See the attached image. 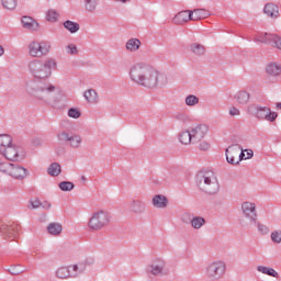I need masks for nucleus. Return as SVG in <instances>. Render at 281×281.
Here are the masks:
<instances>
[{"label": "nucleus", "instance_id": "nucleus-43", "mask_svg": "<svg viewBox=\"0 0 281 281\" xmlns=\"http://www.w3.org/2000/svg\"><path fill=\"white\" fill-rule=\"evenodd\" d=\"M255 225H257V229H258L259 233L262 234V236H267V234H269V227H267V225L261 224L260 222H258V220L256 221Z\"/></svg>", "mask_w": 281, "mask_h": 281}, {"label": "nucleus", "instance_id": "nucleus-26", "mask_svg": "<svg viewBox=\"0 0 281 281\" xmlns=\"http://www.w3.org/2000/svg\"><path fill=\"white\" fill-rule=\"evenodd\" d=\"M139 47H142V41H139L138 38H130L125 44V49L132 53L137 52Z\"/></svg>", "mask_w": 281, "mask_h": 281}, {"label": "nucleus", "instance_id": "nucleus-3", "mask_svg": "<svg viewBox=\"0 0 281 281\" xmlns=\"http://www.w3.org/2000/svg\"><path fill=\"white\" fill-rule=\"evenodd\" d=\"M195 183L200 190H203L206 194H216L218 193V190H221V184H218V179L214 171L198 172L195 176Z\"/></svg>", "mask_w": 281, "mask_h": 281}, {"label": "nucleus", "instance_id": "nucleus-58", "mask_svg": "<svg viewBox=\"0 0 281 281\" xmlns=\"http://www.w3.org/2000/svg\"><path fill=\"white\" fill-rule=\"evenodd\" d=\"M2 164H3V161H2V159L0 158V166H2Z\"/></svg>", "mask_w": 281, "mask_h": 281}, {"label": "nucleus", "instance_id": "nucleus-6", "mask_svg": "<svg viewBox=\"0 0 281 281\" xmlns=\"http://www.w3.org/2000/svg\"><path fill=\"white\" fill-rule=\"evenodd\" d=\"M248 111L251 115L256 116L257 120H266V122H273L274 120H278L277 112H272L268 106L250 104L248 106Z\"/></svg>", "mask_w": 281, "mask_h": 281}, {"label": "nucleus", "instance_id": "nucleus-9", "mask_svg": "<svg viewBox=\"0 0 281 281\" xmlns=\"http://www.w3.org/2000/svg\"><path fill=\"white\" fill-rule=\"evenodd\" d=\"M0 232L3 238H9V240H14L21 232V226L14 222L9 224H1Z\"/></svg>", "mask_w": 281, "mask_h": 281}, {"label": "nucleus", "instance_id": "nucleus-34", "mask_svg": "<svg viewBox=\"0 0 281 281\" xmlns=\"http://www.w3.org/2000/svg\"><path fill=\"white\" fill-rule=\"evenodd\" d=\"M64 27H65V30H68V32H70V34H76V32H78L80 30V24H78L77 22H74L71 20H67L64 22Z\"/></svg>", "mask_w": 281, "mask_h": 281}, {"label": "nucleus", "instance_id": "nucleus-38", "mask_svg": "<svg viewBox=\"0 0 281 281\" xmlns=\"http://www.w3.org/2000/svg\"><path fill=\"white\" fill-rule=\"evenodd\" d=\"M85 10L93 12L98 8V0H83Z\"/></svg>", "mask_w": 281, "mask_h": 281}, {"label": "nucleus", "instance_id": "nucleus-24", "mask_svg": "<svg viewBox=\"0 0 281 281\" xmlns=\"http://www.w3.org/2000/svg\"><path fill=\"white\" fill-rule=\"evenodd\" d=\"M130 210L134 214H142L146 210V204L139 200H134L130 204Z\"/></svg>", "mask_w": 281, "mask_h": 281}, {"label": "nucleus", "instance_id": "nucleus-31", "mask_svg": "<svg viewBox=\"0 0 281 281\" xmlns=\"http://www.w3.org/2000/svg\"><path fill=\"white\" fill-rule=\"evenodd\" d=\"M257 271H259V273H263L265 276H270V278L279 277L278 271L271 267L258 266Z\"/></svg>", "mask_w": 281, "mask_h": 281}, {"label": "nucleus", "instance_id": "nucleus-8", "mask_svg": "<svg viewBox=\"0 0 281 281\" xmlns=\"http://www.w3.org/2000/svg\"><path fill=\"white\" fill-rule=\"evenodd\" d=\"M227 266L223 261H213L205 267V276L209 280H221L225 276Z\"/></svg>", "mask_w": 281, "mask_h": 281}, {"label": "nucleus", "instance_id": "nucleus-46", "mask_svg": "<svg viewBox=\"0 0 281 281\" xmlns=\"http://www.w3.org/2000/svg\"><path fill=\"white\" fill-rule=\"evenodd\" d=\"M81 113L78 109L76 108H70L68 110V117H72L74 120H78L80 117Z\"/></svg>", "mask_w": 281, "mask_h": 281}, {"label": "nucleus", "instance_id": "nucleus-15", "mask_svg": "<svg viewBox=\"0 0 281 281\" xmlns=\"http://www.w3.org/2000/svg\"><path fill=\"white\" fill-rule=\"evenodd\" d=\"M9 177H12L13 179H18V181H23V179L27 177V169L20 165L13 164L11 166V171L9 173Z\"/></svg>", "mask_w": 281, "mask_h": 281}, {"label": "nucleus", "instance_id": "nucleus-54", "mask_svg": "<svg viewBox=\"0 0 281 281\" xmlns=\"http://www.w3.org/2000/svg\"><path fill=\"white\" fill-rule=\"evenodd\" d=\"M247 155H248L247 159H251V157H254V150L250 149V150L247 153Z\"/></svg>", "mask_w": 281, "mask_h": 281}, {"label": "nucleus", "instance_id": "nucleus-53", "mask_svg": "<svg viewBox=\"0 0 281 281\" xmlns=\"http://www.w3.org/2000/svg\"><path fill=\"white\" fill-rule=\"evenodd\" d=\"M41 207H43V210H49V207H52V203L44 201L42 202Z\"/></svg>", "mask_w": 281, "mask_h": 281}, {"label": "nucleus", "instance_id": "nucleus-14", "mask_svg": "<svg viewBox=\"0 0 281 281\" xmlns=\"http://www.w3.org/2000/svg\"><path fill=\"white\" fill-rule=\"evenodd\" d=\"M191 131V137L193 138V144L201 142L205 135H207V125L200 124L195 127L189 128Z\"/></svg>", "mask_w": 281, "mask_h": 281}, {"label": "nucleus", "instance_id": "nucleus-49", "mask_svg": "<svg viewBox=\"0 0 281 281\" xmlns=\"http://www.w3.org/2000/svg\"><path fill=\"white\" fill-rule=\"evenodd\" d=\"M236 146H238L239 150H241L240 154L237 155V157H238L237 161H238V164H240V161H243V159H245V151H243V147L240 145H235V147Z\"/></svg>", "mask_w": 281, "mask_h": 281}, {"label": "nucleus", "instance_id": "nucleus-29", "mask_svg": "<svg viewBox=\"0 0 281 281\" xmlns=\"http://www.w3.org/2000/svg\"><path fill=\"white\" fill-rule=\"evenodd\" d=\"M190 52L198 57L205 56V46L200 43H192L190 45Z\"/></svg>", "mask_w": 281, "mask_h": 281}, {"label": "nucleus", "instance_id": "nucleus-16", "mask_svg": "<svg viewBox=\"0 0 281 281\" xmlns=\"http://www.w3.org/2000/svg\"><path fill=\"white\" fill-rule=\"evenodd\" d=\"M22 26L24 30H29L30 32H38L41 24H38L34 18L24 15L21 19Z\"/></svg>", "mask_w": 281, "mask_h": 281}, {"label": "nucleus", "instance_id": "nucleus-27", "mask_svg": "<svg viewBox=\"0 0 281 281\" xmlns=\"http://www.w3.org/2000/svg\"><path fill=\"white\" fill-rule=\"evenodd\" d=\"M250 98H251V95L249 94V92H247L245 90L238 91L234 97L237 104H247V102H249Z\"/></svg>", "mask_w": 281, "mask_h": 281}, {"label": "nucleus", "instance_id": "nucleus-37", "mask_svg": "<svg viewBox=\"0 0 281 281\" xmlns=\"http://www.w3.org/2000/svg\"><path fill=\"white\" fill-rule=\"evenodd\" d=\"M56 278H58L59 280H67V278H71L69 267L58 268L56 271Z\"/></svg>", "mask_w": 281, "mask_h": 281}, {"label": "nucleus", "instance_id": "nucleus-50", "mask_svg": "<svg viewBox=\"0 0 281 281\" xmlns=\"http://www.w3.org/2000/svg\"><path fill=\"white\" fill-rule=\"evenodd\" d=\"M229 115H232L233 117L236 115H240V110H238L236 106H233L229 109Z\"/></svg>", "mask_w": 281, "mask_h": 281}, {"label": "nucleus", "instance_id": "nucleus-33", "mask_svg": "<svg viewBox=\"0 0 281 281\" xmlns=\"http://www.w3.org/2000/svg\"><path fill=\"white\" fill-rule=\"evenodd\" d=\"M266 71L267 74H269V76H280L281 65L277 63H271L267 66Z\"/></svg>", "mask_w": 281, "mask_h": 281}, {"label": "nucleus", "instance_id": "nucleus-10", "mask_svg": "<svg viewBox=\"0 0 281 281\" xmlns=\"http://www.w3.org/2000/svg\"><path fill=\"white\" fill-rule=\"evenodd\" d=\"M255 43H265L281 49V37L276 34L261 33L254 38Z\"/></svg>", "mask_w": 281, "mask_h": 281}, {"label": "nucleus", "instance_id": "nucleus-32", "mask_svg": "<svg viewBox=\"0 0 281 281\" xmlns=\"http://www.w3.org/2000/svg\"><path fill=\"white\" fill-rule=\"evenodd\" d=\"M179 140L184 144L186 146L188 144H192L193 143V138H192V132L191 130H187V131H183L179 134Z\"/></svg>", "mask_w": 281, "mask_h": 281}, {"label": "nucleus", "instance_id": "nucleus-23", "mask_svg": "<svg viewBox=\"0 0 281 281\" xmlns=\"http://www.w3.org/2000/svg\"><path fill=\"white\" fill-rule=\"evenodd\" d=\"M211 14L212 13L205 9H194L192 11V21H202V19H207Z\"/></svg>", "mask_w": 281, "mask_h": 281}, {"label": "nucleus", "instance_id": "nucleus-52", "mask_svg": "<svg viewBox=\"0 0 281 281\" xmlns=\"http://www.w3.org/2000/svg\"><path fill=\"white\" fill-rule=\"evenodd\" d=\"M200 150H209L210 149V144L207 142H202L199 145Z\"/></svg>", "mask_w": 281, "mask_h": 281}, {"label": "nucleus", "instance_id": "nucleus-1", "mask_svg": "<svg viewBox=\"0 0 281 281\" xmlns=\"http://www.w3.org/2000/svg\"><path fill=\"white\" fill-rule=\"evenodd\" d=\"M128 74L132 82H135L139 87H145V89H156V87L168 85V79L164 75L143 63L134 64L130 68Z\"/></svg>", "mask_w": 281, "mask_h": 281}, {"label": "nucleus", "instance_id": "nucleus-47", "mask_svg": "<svg viewBox=\"0 0 281 281\" xmlns=\"http://www.w3.org/2000/svg\"><path fill=\"white\" fill-rule=\"evenodd\" d=\"M271 240L272 243H277L280 245L281 243V231H274L271 233Z\"/></svg>", "mask_w": 281, "mask_h": 281}, {"label": "nucleus", "instance_id": "nucleus-56", "mask_svg": "<svg viewBox=\"0 0 281 281\" xmlns=\"http://www.w3.org/2000/svg\"><path fill=\"white\" fill-rule=\"evenodd\" d=\"M277 109H281V102L277 103Z\"/></svg>", "mask_w": 281, "mask_h": 281}, {"label": "nucleus", "instance_id": "nucleus-2", "mask_svg": "<svg viewBox=\"0 0 281 281\" xmlns=\"http://www.w3.org/2000/svg\"><path fill=\"white\" fill-rule=\"evenodd\" d=\"M58 64L56 59L49 57L45 61L41 59H33L29 63L27 68L30 74L36 78V80H47L52 76V69H56Z\"/></svg>", "mask_w": 281, "mask_h": 281}, {"label": "nucleus", "instance_id": "nucleus-41", "mask_svg": "<svg viewBox=\"0 0 281 281\" xmlns=\"http://www.w3.org/2000/svg\"><path fill=\"white\" fill-rule=\"evenodd\" d=\"M187 106H196L199 104V98L194 94H189L184 100Z\"/></svg>", "mask_w": 281, "mask_h": 281}, {"label": "nucleus", "instance_id": "nucleus-21", "mask_svg": "<svg viewBox=\"0 0 281 281\" xmlns=\"http://www.w3.org/2000/svg\"><path fill=\"white\" fill-rule=\"evenodd\" d=\"M70 271V278H78V276H82L83 271H87V265L77 263L68 267Z\"/></svg>", "mask_w": 281, "mask_h": 281}, {"label": "nucleus", "instance_id": "nucleus-22", "mask_svg": "<svg viewBox=\"0 0 281 281\" xmlns=\"http://www.w3.org/2000/svg\"><path fill=\"white\" fill-rule=\"evenodd\" d=\"M183 223H190L191 227H193V229H201V227H203V225H205V220L201 216H195L193 218H189L186 220L182 217Z\"/></svg>", "mask_w": 281, "mask_h": 281}, {"label": "nucleus", "instance_id": "nucleus-44", "mask_svg": "<svg viewBox=\"0 0 281 281\" xmlns=\"http://www.w3.org/2000/svg\"><path fill=\"white\" fill-rule=\"evenodd\" d=\"M13 164L3 161L2 166H0V172H3L4 175H9L12 170Z\"/></svg>", "mask_w": 281, "mask_h": 281}, {"label": "nucleus", "instance_id": "nucleus-55", "mask_svg": "<svg viewBox=\"0 0 281 281\" xmlns=\"http://www.w3.org/2000/svg\"><path fill=\"white\" fill-rule=\"evenodd\" d=\"M5 53V50L3 49V46L0 45V56H2Z\"/></svg>", "mask_w": 281, "mask_h": 281}, {"label": "nucleus", "instance_id": "nucleus-30", "mask_svg": "<svg viewBox=\"0 0 281 281\" xmlns=\"http://www.w3.org/2000/svg\"><path fill=\"white\" fill-rule=\"evenodd\" d=\"M47 232L52 236H60V234H63V225H60L59 223H50L47 226Z\"/></svg>", "mask_w": 281, "mask_h": 281}, {"label": "nucleus", "instance_id": "nucleus-12", "mask_svg": "<svg viewBox=\"0 0 281 281\" xmlns=\"http://www.w3.org/2000/svg\"><path fill=\"white\" fill-rule=\"evenodd\" d=\"M241 212L245 218H248L250 223L256 224L258 221V213L256 212V203L244 202L241 203Z\"/></svg>", "mask_w": 281, "mask_h": 281}, {"label": "nucleus", "instance_id": "nucleus-42", "mask_svg": "<svg viewBox=\"0 0 281 281\" xmlns=\"http://www.w3.org/2000/svg\"><path fill=\"white\" fill-rule=\"evenodd\" d=\"M46 21H49L50 23H56L58 21V12L55 10H48L46 13Z\"/></svg>", "mask_w": 281, "mask_h": 281}, {"label": "nucleus", "instance_id": "nucleus-40", "mask_svg": "<svg viewBox=\"0 0 281 281\" xmlns=\"http://www.w3.org/2000/svg\"><path fill=\"white\" fill-rule=\"evenodd\" d=\"M1 3L5 10H16V5H18L16 0H1Z\"/></svg>", "mask_w": 281, "mask_h": 281}, {"label": "nucleus", "instance_id": "nucleus-51", "mask_svg": "<svg viewBox=\"0 0 281 281\" xmlns=\"http://www.w3.org/2000/svg\"><path fill=\"white\" fill-rule=\"evenodd\" d=\"M41 205H42V202L38 201V200L31 201V207H32V210H36V209L41 207Z\"/></svg>", "mask_w": 281, "mask_h": 281}, {"label": "nucleus", "instance_id": "nucleus-25", "mask_svg": "<svg viewBox=\"0 0 281 281\" xmlns=\"http://www.w3.org/2000/svg\"><path fill=\"white\" fill-rule=\"evenodd\" d=\"M154 207L164 209L168 207V198L161 194H157L153 198Z\"/></svg>", "mask_w": 281, "mask_h": 281}, {"label": "nucleus", "instance_id": "nucleus-5", "mask_svg": "<svg viewBox=\"0 0 281 281\" xmlns=\"http://www.w3.org/2000/svg\"><path fill=\"white\" fill-rule=\"evenodd\" d=\"M109 223H111V216L109 213L104 211H98L91 215L88 222V227L93 229V232H100V229H104Z\"/></svg>", "mask_w": 281, "mask_h": 281}, {"label": "nucleus", "instance_id": "nucleus-19", "mask_svg": "<svg viewBox=\"0 0 281 281\" xmlns=\"http://www.w3.org/2000/svg\"><path fill=\"white\" fill-rule=\"evenodd\" d=\"M226 160L232 166H238V161L234 159V157H238V149H236L235 145H232L225 150Z\"/></svg>", "mask_w": 281, "mask_h": 281}, {"label": "nucleus", "instance_id": "nucleus-28", "mask_svg": "<svg viewBox=\"0 0 281 281\" xmlns=\"http://www.w3.org/2000/svg\"><path fill=\"white\" fill-rule=\"evenodd\" d=\"M12 145V136L8 134L0 135V154L7 150Z\"/></svg>", "mask_w": 281, "mask_h": 281}, {"label": "nucleus", "instance_id": "nucleus-57", "mask_svg": "<svg viewBox=\"0 0 281 281\" xmlns=\"http://www.w3.org/2000/svg\"><path fill=\"white\" fill-rule=\"evenodd\" d=\"M81 181H87V178L85 176H82Z\"/></svg>", "mask_w": 281, "mask_h": 281}, {"label": "nucleus", "instance_id": "nucleus-35", "mask_svg": "<svg viewBox=\"0 0 281 281\" xmlns=\"http://www.w3.org/2000/svg\"><path fill=\"white\" fill-rule=\"evenodd\" d=\"M61 172H63V169L60 167V164H58V162L50 164L47 169V173L50 177H58V175H60Z\"/></svg>", "mask_w": 281, "mask_h": 281}, {"label": "nucleus", "instance_id": "nucleus-11", "mask_svg": "<svg viewBox=\"0 0 281 281\" xmlns=\"http://www.w3.org/2000/svg\"><path fill=\"white\" fill-rule=\"evenodd\" d=\"M57 137L59 142H67L71 148H80V145L82 144V137L78 134L61 132Z\"/></svg>", "mask_w": 281, "mask_h": 281}, {"label": "nucleus", "instance_id": "nucleus-36", "mask_svg": "<svg viewBox=\"0 0 281 281\" xmlns=\"http://www.w3.org/2000/svg\"><path fill=\"white\" fill-rule=\"evenodd\" d=\"M83 97L90 104H95V102H98V92H95L93 89L87 90L83 93Z\"/></svg>", "mask_w": 281, "mask_h": 281}, {"label": "nucleus", "instance_id": "nucleus-7", "mask_svg": "<svg viewBox=\"0 0 281 281\" xmlns=\"http://www.w3.org/2000/svg\"><path fill=\"white\" fill-rule=\"evenodd\" d=\"M52 49V44L49 42H36L33 41L29 44V54L32 58H43L47 56Z\"/></svg>", "mask_w": 281, "mask_h": 281}, {"label": "nucleus", "instance_id": "nucleus-4", "mask_svg": "<svg viewBox=\"0 0 281 281\" xmlns=\"http://www.w3.org/2000/svg\"><path fill=\"white\" fill-rule=\"evenodd\" d=\"M26 91L30 95L43 100V93H54L56 87L47 81L33 80L26 83Z\"/></svg>", "mask_w": 281, "mask_h": 281}, {"label": "nucleus", "instance_id": "nucleus-20", "mask_svg": "<svg viewBox=\"0 0 281 281\" xmlns=\"http://www.w3.org/2000/svg\"><path fill=\"white\" fill-rule=\"evenodd\" d=\"M263 13L270 19H278L280 16V9L274 3H267L263 8Z\"/></svg>", "mask_w": 281, "mask_h": 281}, {"label": "nucleus", "instance_id": "nucleus-39", "mask_svg": "<svg viewBox=\"0 0 281 281\" xmlns=\"http://www.w3.org/2000/svg\"><path fill=\"white\" fill-rule=\"evenodd\" d=\"M58 188L63 192H71V190H74L75 186H74V182H71V181H63V182H59Z\"/></svg>", "mask_w": 281, "mask_h": 281}, {"label": "nucleus", "instance_id": "nucleus-13", "mask_svg": "<svg viewBox=\"0 0 281 281\" xmlns=\"http://www.w3.org/2000/svg\"><path fill=\"white\" fill-rule=\"evenodd\" d=\"M1 155L9 161H21V159H23V157H21V147H16V145L12 143L10 147H7V150L1 153Z\"/></svg>", "mask_w": 281, "mask_h": 281}, {"label": "nucleus", "instance_id": "nucleus-48", "mask_svg": "<svg viewBox=\"0 0 281 281\" xmlns=\"http://www.w3.org/2000/svg\"><path fill=\"white\" fill-rule=\"evenodd\" d=\"M67 54H70V56H74L78 54V47L75 44H69L67 47Z\"/></svg>", "mask_w": 281, "mask_h": 281}, {"label": "nucleus", "instance_id": "nucleus-18", "mask_svg": "<svg viewBox=\"0 0 281 281\" xmlns=\"http://www.w3.org/2000/svg\"><path fill=\"white\" fill-rule=\"evenodd\" d=\"M164 269H166V261L162 259L155 260L149 267L148 271L153 276H161L164 273Z\"/></svg>", "mask_w": 281, "mask_h": 281}, {"label": "nucleus", "instance_id": "nucleus-45", "mask_svg": "<svg viewBox=\"0 0 281 281\" xmlns=\"http://www.w3.org/2000/svg\"><path fill=\"white\" fill-rule=\"evenodd\" d=\"M9 273L11 276H21L23 273V269H21V266H11V268L8 269Z\"/></svg>", "mask_w": 281, "mask_h": 281}, {"label": "nucleus", "instance_id": "nucleus-17", "mask_svg": "<svg viewBox=\"0 0 281 281\" xmlns=\"http://www.w3.org/2000/svg\"><path fill=\"white\" fill-rule=\"evenodd\" d=\"M192 10L180 11L173 18V23L176 25H183V23H188V21H192Z\"/></svg>", "mask_w": 281, "mask_h": 281}]
</instances>
